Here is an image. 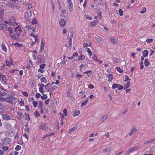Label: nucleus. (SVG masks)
I'll list each match as a JSON object with an SVG mask.
<instances>
[{
	"instance_id": "nucleus-18",
	"label": "nucleus",
	"mask_w": 155,
	"mask_h": 155,
	"mask_svg": "<svg viewBox=\"0 0 155 155\" xmlns=\"http://www.w3.org/2000/svg\"><path fill=\"white\" fill-rule=\"evenodd\" d=\"M73 37V32L72 31L70 33V36L69 38V45H71L72 41L71 40Z\"/></svg>"
},
{
	"instance_id": "nucleus-28",
	"label": "nucleus",
	"mask_w": 155,
	"mask_h": 155,
	"mask_svg": "<svg viewBox=\"0 0 155 155\" xmlns=\"http://www.w3.org/2000/svg\"><path fill=\"white\" fill-rule=\"evenodd\" d=\"M88 101L89 99L88 98H87L84 101L82 102L81 104V106H84L86 105L87 104V102H88Z\"/></svg>"
},
{
	"instance_id": "nucleus-45",
	"label": "nucleus",
	"mask_w": 155,
	"mask_h": 155,
	"mask_svg": "<svg viewBox=\"0 0 155 155\" xmlns=\"http://www.w3.org/2000/svg\"><path fill=\"white\" fill-rule=\"evenodd\" d=\"M116 69H117V71L121 73H122L123 71V70L122 69H121V68L119 67H117L116 68Z\"/></svg>"
},
{
	"instance_id": "nucleus-58",
	"label": "nucleus",
	"mask_w": 155,
	"mask_h": 155,
	"mask_svg": "<svg viewBox=\"0 0 155 155\" xmlns=\"http://www.w3.org/2000/svg\"><path fill=\"white\" fill-rule=\"evenodd\" d=\"M153 39L152 38L151 39H147L146 40V41L148 43H150L152 42L153 41Z\"/></svg>"
},
{
	"instance_id": "nucleus-31",
	"label": "nucleus",
	"mask_w": 155,
	"mask_h": 155,
	"mask_svg": "<svg viewBox=\"0 0 155 155\" xmlns=\"http://www.w3.org/2000/svg\"><path fill=\"white\" fill-rule=\"evenodd\" d=\"M40 81L41 83H44L46 84L47 83V80L46 78L45 77H42L40 79Z\"/></svg>"
},
{
	"instance_id": "nucleus-19",
	"label": "nucleus",
	"mask_w": 155,
	"mask_h": 155,
	"mask_svg": "<svg viewBox=\"0 0 155 155\" xmlns=\"http://www.w3.org/2000/svg\"><path fill=\"white\" fill-rule=\"evenodd\" d=\"M68 9L70 12H72L73 10V4L72 2L68 3Z\"/></svg>"
},
{
	"instance_id": "nucleus-20",
	"label": "nucleus",
	"mask_w": 155,
	"mask_h": 155,
	"mask_svg": "<svg viewBox=\"0 0 155 155\" xmlns=\"http://www.w3.org/2000/svg\"><path fill=\"white\" fill-rule=\"evenodd\" d=\"M65 21L63 19H61L59 21V25L61 26L62 27L65 25Z\"/></svg>"
},
{
	"instance_id": "nucleus-6",
	"label": "nucleus",
	"mask_w": 155,
	"mask_h": 155,
	"mask_svg": "<svg viewBox=\"0 0 155 155\" xmlns=\"http://www.w3.org/2000/svg\"><path fill=\"white\" fill-rule=\"evenodd\" d=\"M40 128L43 131H45L48 129V127L46 126V124L44 123L41 124Z\"/></svg>"
},
{
	"instance_id": "nucleus-13",
	"label": "nucleus",
	"mask_w": 155,
	"mask_h": 155,
	"mask_svg": "<svg viewBox=\"0 0 155 155\" xmlns=\"http://www.w3.org/2000/svg\"><path fill=\"white\" fill-rule=\"evenodd\" d=\"M5 79V76H2L0 74V80L4 84L6 83Z\"/></svg>"
},
{
	"instance_id": "nucleus-51",
	"label": "nucleus",
	"mask_w": 155,
	"mask_h": 155,
	"mask_svg": "<svg viewBox=\"0 0 155 155\" xmlns=\"http://www.w3.org/2000/svg\"><path fill=\"white\" fill-rule=\"evenodd\" d=\"M119 14L120 16H122L123 15V11L120 8H119Z\"/></svg>"
},
{
	"instance_id": "nucleus-26",
	"label": "nucleus",
	"mask_w": 155,
	"mask_h": 155,
	"mask_svg": "<svg viewBox=\"0 0 155 155\" xmlns=\"http://www.w3.org/2000/svg\"><path fill=\"white\" fill-rule=\"evenodd\" d=\"M142 54L144 57H147L148 54V52L147 50H144L142 51Z\"/></svg>"
},
{
	"instance_id": "nucleus-64",
	"label": "nucleus",
	"mask_w": 155,
	"mask_h": 155,
	"mask_svg": "<svg viewBox=\"0 0 155 155\" xmlns=\"http://www.w3.org/2000/svg\"><path fill=\"white\" fill-rule=\"evenodd\" d=\"M88 87L91 89H93L94 87V85L91 84H89L88 85Z\"/></svg>"
},
{
	"instance_id": "nucleus-50",
	"label": "nucleus",
	"mask_w": 155,
	"mask_h": 155,
	"mask_svg": "<svg viewBox=\"0 0 155 155\" xmlns=\"http://www.w3.org/2000/svg\"><path fill=\"white\" fill-rule=\"evenodd\" d=\"M70 96H71V97H72V96H73V95H72V94L70 93V91L68 90V91H67V97H70Z\"/></svg>"
},
{
	"instance_id": "nucleus-3",
	"label": "nucleus",
	"mask_w": 155,
	"mask_h": 155,
	"mask_svg": "<svg viewBox=\"0 0 155 155\" xmlns=\"http://www.w3.org/2000/svg\"><path fill=\"white\" fill-rule=\"evenodd\" d=\"M10 25L16 26L18 25V23L16 22V19L14 17H12L9 19Z\"/></svg>"
},
{
	"instance_id": "nucleus-23",
	"label": "nucleus",
	"mask_w": 155,
	"mask_h": 155,
	"mask_svg": "<svg viewBox=\"0 0 155 155\" xmlns=\"http://www.w3.org/2000/svg\"><path fill=\"white\" fill-rule=\"evenodd\" d=\"M80 111L79 110H75L73 112V116L74 117H75L78 115L80 114Z\"/></svg>"
},
{
	"instance_id": "nucleus-2",
	"label": "nucleus",
	"mask_w": 155,
	"mask_h": 155,
	"mask_svg": "<svg viewBox=\"0 0 155 155\" xmlns=\"http://www.w3.org/2000/svg\"><path fill=\"white\" fill-rule=\"evenodd\" d=\"M37 64L40 63H45L46 60L45 57L42 55H38L37 56Z\"/></svg>"
},
{
	"instance_id": "nucleus-36",
	"label": "nucleus",
	"mask_w": 155,
	"mask_h": 155,
	"mask_svg": "<svg viewBox=\"0 0 155 155\" xmlns=\"http://www.w3.org/2000/svg\"><path fill=\"white\" fill-rule=\"evenodd\" d=\"M111 149L110 147H107L104 149L103 150V152L104 153H105L107 152H109L110 151Z\"/></svg>"
},
{
	"instance_id": "nucleus-48",
	"label": "nucleus",
	"mask_w": 155,
	"mask_h": 155,
	"mask_svg": "<svg viewBox=\"0 0 155 155\" xmlns=\"http://www.w3.org/2000/svg\"><path fill=\"white\" fill-rule=\"evenodd\" d=\"M119 84H113L112 86V88L113 89H115V88L117 87L118 86H119Z\"/></svg>"
},
{
	"instance_id": "nucleus-53",
	"label": "nucleus",
	"mask_w": 155,
	"mask_h": 155,
	"mask_svg": "<svg viewBox=\"0 0 155 155\" xmlns=\"http://www.w3.org/2000/svg\"><path fill=\"white\" fill-rule=\"evenodd\" d=\"M85 18L86 19L92 20V18L89 15H85Z\"/></svg>"
},
{
	"instance_id": "nucleus-7",
	"label": "nucleus",
	"mask_w": 155,
	"mask_h": 155,
	"mask_svg": "<svg viewBox=\"0 0 155 155\" xmlns=\"http://www.w3.org/2000/svg\"><path fill=\"white\" fill-rule=\"evenodd\" d=\"M2 118L6 120H13V119L11 118L10 116L6 114H4L2 115Z\"/></svg>"
},
{
	"instance_id": "nucleus-27",
	"label": "nucleus",
	"mask_w": 155,
	"mask_h": 155,
	"mask_svg": "<svg viewBox=\"0 0 155 155\" xmlns=\"http://www.w3.org/2000/svg\"><path fill=\"white\" fill-rule=\"evenodd\" d=\"M11 141L10 139L9 138H7L5 139L4 141V144H8Z\"/></svg>"
},
{
	"instance_id": "nucleus-29",
	"label": "nucleus",
	"mask_w": 155,
	"mask_h": 155,
	"mask_svg": "<svg viewBox=\"0 0 155 155\" xmlns=\"http://www.w3.org/2000/svg\"><path fill=\"white\" fill-rule=\"evenodd\" d=\"M144 63L145 66L146 67L149 66L150 64L147 59H146L144 60Z\"/></svg>"
},
{
	"instance_id": "nucleus-37",
	"label": "nucleus",
	"mask_w": 155,
	"mask_h": 155,
	"mask_svg": "<svg viewBox=\"0 0 155 155\" xmlns=\"http://www.w3.org/2000/svg\"><path fill=\"white\" fill-rule=\"evenodd\" d=\"M92 59L93 60L95 61H97L98 59L97 58V56L95 54H93V56L92 57Z\"/></svg>"
},
{
	"instance_id": "nucleus-14",
	"label": "nucleus",
	"mask_w": 155,
	"mask_h": 155,
	"mask_svg": "<svg viewBox=\"0 0 155 155\" xmlns=\"http://www.w3.org/2000/svg\"><path fill=\"white\" fill-rule=\"evenodd\" d=\"M96 40L101 44L103 43V40L102 38H101L100 36H97L95 37Z\"/></svg>"
},
{
	"instance_id": "nucleus-61",
	"label": "nucleus",
	"mask_w": 155,
	"mask_h": 155,
	"mask_svg": "<svg viewBox=\"0 0 155 155\" xmlns=\"http://www.w3.org/2000/svg\"><path fill=\"white\" fill-rule=\"evenodd\" d=\"M5 63L6 64V65L7 66L9 67L11 65L10 62L8 61H6Z\"/></svg>"
},
{
	"instance_id": "nucleus-42",
	"label": "nucleus",
	"mask_w": 155,
	"mask_h": 155,
	"mask_svg": "<svg viewBox=\"0 0 155 155\" xmlns=\"http://www.w3.org/2000/svg\"><path fill=\"white\" fill-rule=\"evenodd\" d=\"M77 127L76 126H74L73 128L69 130V133H70L72 131H74L77 128Z\"/></svg>"
},
{
	"instance_id": "nucleus-34",
	"label": "nucleus",
	"mask_w": 155,
	"mask_h": 155,
	"mask_svg": "<svg viewBox=\"0 0 155 155\" xmlns=\"http://www.w3.org/2000/svg\"><path fill=\"white\" fill-rule=\"evenodd\" d=\"M130 86V82L128 81L127 83H125L124 85V89L128 88Z\"/></svg>"
},
{
	"instance_id": "nucleus-56",
	"label": "nucleus",
	"mask_w": 155,
	"mask_h": 155,
	"mask_svg": "<svg viewBox=\"0 0 155 155\" xmlns=\"http://www.w3.org/2000/svg\"><path fill=\"white\" fill-rule=\"evenodd\" d=\"M130 80V79L129 78L127 75H125V79L124 80V81L126 82L128 80Z\"/></svg>"
},
{
	"instance_id": "nucleus-21",
	"label": "nucleus",
	"mask_w": 155,
	"mask_h": 155,
	"mask_svg": "<svg viewBox=\"0 0 155 155\" xmlns=\"http://www.w3.org/2000/svg\"><path fill=\"white\" fill-rule=\"evenodd\" d=\"M54 134H55L54 132H51L49 134H46L44 135L42 138L43 139H44L45 138L54 135Z\"/></svg>"
},
{
	"instance_id": "nucleus-47",
	"label": "nucleus",
	"mask_w": 155,
	"mask_h": 155,
	"mask_svg": "<svg viewBox=\"0 0 155 155\" xmlns=\"http://www.w3.org/2000/svg\"><path fill=\"white\" fill-rule=\"evenodd\" d=\"M92 71L91 70H88L87 71L84 72L83 73V74H86L88 75V77H89V74H92Z\"/></svg>"
},
{
	"instance_id": "nucleus-4",
	"label": "nucleus",
	"mask_w": 155,
	"mask_h": 155,
	"mask_svg": "<svg viewBox=\"0 0 155 155\" xmlns=\"http://www.w3.org/2000/svg\"><path fill=\"white\" fill-rule=\"evenodd\" d=\"M139 148L140 146L139 145H138L131 148L127 151L126 154H128L130 153L131 152L138 150L139 149Z\"/></svg>"
},
{
	"instance_id": "nucleus-57",
	"label": "nucleus",
	"mask_w": 155,
	"mask_h": 155,
	"mask_svg": "<svg viewBox=\"0 0 155 155\" xmlns=\"http://www.w3.org/2000/svg\"><path fill=\"white\" fill-rule=\"evenodd\" d=\"M45 66H46L45 64H41L40 65V67L41 69H43L45 68Z\"/></svg>"
},
{
	"instance_id": "nucleus-25",
	"label": "nucleus",
	"mask_w": 155,
	"mask_h": 155,
	"mask_svg": "<svg viewBox=\"0 0 155 155\" xmlns=\"http://www.w3.org/2000/svg\"><path fill=\"white\" fill-rule=\"evenodd\" d=\"M85 59V57L83 55H81L79 56L78 57V61H83Z\"/></svg>"
},
{
	"instance_id": "nucleus-11",
	"label": "nucleus",
	"mask_w": 155,
	"mask_h": 155,
	"mask_svg": "<svg viewBox=\"0 0 155 155\" xmlns=\"http://www.w3.org/2000/svg\"><path fill=\"white\" fill-rule=\"evenodd\" d=\"M6 25L4 24H0V30L2 29L3 31H5L7 29V26Z\"/></svg>"
},
{
	"instance_id": "nucleus-62",
	"label": "nucleus",
	"mask_w": 155,
	"mask_h": 155,
	"mask_svg": "<svg viewBox=\"0 0 155 155\" xmlns=\"http://www.w3.org/2000/svg\"><path fill=\"white\" fill-rule=\"evenodd\" d=\"M37 20L35 19V18L34 19L32 20V24H37Z\"/></svg>"
},
{
	"instance_id": "nucleus-5",
	"label": "nucleus",
	"mask_w": 155,
	"mask_h": 155,
	"mask_svg": "<svg viewBox=\"0 0 155 155\" xmlns=\"http://www.w3.org/2000/svg\"><path fill=\"white\" fill-rule=\"evenodd\" d=\"M16 32V33L14 34L13 35H9L13 39L17 40L19 39L20 34L19 33Z\"/></svg>"
},
{
	"instance_id": "nucleus-16",
	"label": "nucleus",
	"mask_w": 155,
	"mask_h": 155,
	"mask_svg": "<svg viewBox=\"0 0 155 155\" xmlns=\"http://www.w3.org/2000/svg\"><path fill=\"white\" fill-rule=\"evenodd\" d=\"M44 47H45V42L43 41V40H42L41 41V46H40V51H41L42 52L44 50Z\"/></svg>"
},
{
	"instance_id": "nucleus-33",
	"label": "nucleus",
	"mask_w": 155,
	"mask_h": 155,
	"mask_svg": "<svg viewBox=\"0 0 155 155\" xmlns=\"http://www.w3.org/2000/svg\"><path fill=\"white\" fill-rule=\"evenodd\" d=\"M24 115L25 119L28 121H29L30 120V117L29 114L25 113Z\"/></svg>"
},
{
	"instance_id": "nucleus-9",
	"label": "nucleus",
	"mask_w": 155,
	"mask_h": 155,
	"mask_svg": "<svg viewBox=\"0 0 155 155\" xmlns=\"http://www.w3.org/2000/svg\"><path fill=\"white\" fill-rule=\"evenodd\" d=\"M38 86L39 87V92L43 94L44 92L43 88L45 86L43 84H38Z\"/></svg>"
},
{
	"instance_id": "nucleus-32",
	"label": "nucleus",
	"mask_w": 155,
	"mask_h": 155,
	"mask_svg": "<svg viewBox=\"0 0 155 155\" xmlns=\"http://www.w3.org/2000/svg\"><path fill=\"white\" fill-rule=\"evenodd\" d=\"M86 51L88 53L89 55L91 56L92 55V52L91 51L90 49L89 48H87L85 49Z\"/></svg>"
},
{
	"instance_id": "nucleus-1",
	"label": "nucleus",
	"mask_w": 155,
	"mask_h": 155,
	"mask_svg": "<svg viewBox=\"0 0 155 155\" xmlns=\"http://www.w3.org/2000/svg\"><path fill=\"white\" fill-rule=\"evenodd\" d=\"M17 98L13 96H9L8 97H5V101L8 103L12 104L13 100L16 101Z\"/></svg>"
},
{
	"instance_id": "nucleus-10",
	"label": "nucleus",
	"mask_w": 155,
	"mask_h": 155,
	"mask_svg": "<svg viewBox=\"0 0 155 155\" xmlns=\"http://www.w3.org/2000/svg\"><path fill=\"white\" fill-rule=\"evenodd\" d=\"M63 113L64 114H62V113H60V115L61 116V114L62 116H61V119L63 120V118L65 117V116H67V110L66 108H64V110H63Z\"/></svg>"
},
{
	"instance_id": "nucleus-39",
	"label": "nucleus",
	"mask_w": 155,
	"mask_h": 155,
	"mask_svg": "<svg viewBox=\"0 0 155 155\" xmlns=\"http://www.w3.org/2000/svg\"><path fill=\"white\" fill-rule=\"evenodd\" d=\"M108 115L107 114L104 115L102 118L101 119L102 121H104L106 120L107 118Z\"/></svg>"
},
{
	"instance_id": "nucleus-38",
	"label": "nucleus",
	"mask_w": 155,
	"mask_h": 155,
	"mask_svg": "<svg viewBox=\"0 0 155 155\" xmlns=\"http://www.w3.org/2000/svg\"><path fill=\"white\" fill-rule=\"evenodd\" d=\"M110 40L111 41L112 43L113 44H116L117 42L116 39L114 38H110Z\"/></svg>"
},
{
	"instance_id": "nucleus-30",
	"label": "nucleus",
	"mask_w": 155,
	"mask_h": 155,
	"mask_svg": "<svg viewBox=\"0 0 155 155\" xmlns=\"http://www.w3.org/2000/svg\"><path fill=\"white\" fill-rule=\"evenodd\" d=\"M107 76L108 78V81L109 82L111 81L113 78V74H109L107 75Z\"/></svg>"
},
{
	"instance_id": "nucleus-24",
	"label": "nucleus",
	"mask_w": 155,
	"mask_h": 155,
	"mask_svg": "<svg viewBox=\"0 0 155 155\" xmlns=\"http://www.w3.org/2000/svg\"><path fill=\"white\" fill-rule=\"evenodd\" d=\"M137 129L136 127H134L133 129H132L130 132L129 133V134L130 136H131L134 132L137 131Z\"/></svg>"
},
{
	"instance_id": "nucleus-44",
	"label": "nucleus",
	"mask_w": 155,
	"mask_h": 155,
	"mask_svg": "<svg viewBox=\"0 0 155 155\" xmlns=\"http://www.w3.org/2000/svg\"><path fill=\"white\" fill-rule=\"evenodd\" d=\"M38 104V102L37 101H33L32 102V104L34 108H36L37 107V106Z\"/></svg>"
},
{
	"instance_id": "nucleus-59",
	"label": "nucleus",
	"mask_w": 155,
	"mask_h": 155,
	"mask_svg": "<svg viewBox=\"0 0 155 155\" xmlns=\"http://www.w3.org/2000/svg\"><path fill=\"white\" fill-rule=\"evenodd\" d=\"M8 5L10 7H14V4H13L12 3H8Z\"/></svg>"
},
{
	"instance_id": "nucleus-22",
	"label": "nucleus",
	"mask_w": 155,
	"mask_h": 155,
	"mask_svg": "<svg viewBox=\"0 0 155 155\" xmlns=\"http://www.w3.org/2000/svg\"><path fill=\"white\" fill-rule=\"evenodd\" d=\"M98 21L94 20L91 22L90 25V26L91 27L96 25L98 23Z\"/></svg>"
},
{
	"instance_id": "nucleus-49",
	"label": "nucleus",
	"mask_w": 155,
	"mask_h": 155,
	"mask_svg": "<svg viewBox=\"0 0 155 155\" xmlns=\"http://www.w3.org/2000/svg\"><path fill=\"white\" fill-rule=\"evenodd\" d=\"M21 146L20 145H18L15 148V150L16 151H18L21 149Z\"/></svg>"
},
{
	"instance_id": "nucleus-12",
	"label": "nucleus",
	"mask_w": 155,
	"mask_h": 155,
	"mask_svg": "<svg viewBox=\"0 0 155 155\" xmlns=\"http://www.w3.org/2000/svg\"><path fill=\"white\" fill-rule=\"evenodd\" d=\"M17 114L18 115V119L19 120H21L23 117V113L20 111L17 112Z\"/></svg>"
},
{
	"instance_id": "nucleus-52",
	"label": "nucleus",
	"mask_w": 155,
	"mask_h": 155,
	"mask_svg": "<svg viewBox=\"0 0 155 155\" xmlns=\"http://www.w3.org/2000/svg\"><path fill=\"white\" fill-rule=\"evenodd\" d=\"M41 98L43 100H45L47 98V96L46 94H44L41 97Z\"/></svg>"
},
{
	"instance_id": "nucleus-17",
	"label": "nucleus",
	"mask_w": 155,
	"mask_h": 155,
	"mask_svg": "<svg viewBox=\"0 0 155 155\" xmlns=\"http://www.w3.org/2000/svg\"><path fill=\"white\" fill-rule=\"evenodd\" d=\"M1 47L2 49L4 51L7 52V48L4 42L3 41L2 42Z\"/></svg>"
},
{
	"instance_id": "nucleus-55",
	"label": "nucleus",
	"mask_w": 155,
	"mask_h": 155,
	"mask_svg": "<svg viewBox=\"0 0 155 155\" xmlns=\"http://www.w3.org/2000/svg\"><path fill=\"white\" fill-rule=\"evenodd\" d=\"M34 100V98L33 97H31L28 99V101L29 103H31V101L33 102Z\"/></svg>"
},
{
	"instance_id": "nucleus-41",
	"label": "nucleus",
	"mask_w": 155,
	"mask_h": 155,
	"mask_svg": "<svg viewBox=\"0 0 155 155\" xmlns=\"http://www.w3.org/2000/svg\"><path fill=\"white\" fill-rule=\"evenodd\" d=\"M18 31H19L20 32H22V31L21 29L19 27L16 28L15 29V32H17Z\"/></svg>"
},
{
	"instance_id": "nucleus-15",
	"label": "nucleus",
	"mask_w": 155,
	"mask_h": 155,
	"mask_svg": "<svg viewBox=\"0 0 155 155\" xmlns=\"http://www.w3.org/2000/svg\"><path fill=\"white\" fill-rule=\"evenodd\" d=\"M35 32H32L30 34V35L31 36L33 37L35 40V41H38V36L37 35H35Z\"/></svg>"
},
{
	"instance_id": "nucleus-8",
	"label": "nucleus",
	"mask_w": 155,
	"mask_h": 155,
	"mask_svg": "<svg viewBox=\"0 0 155 155\" xmlns=\"http://www.w3.org/2000/svg\"><path fill=\"white\" fill-rule=\"evenodd\" d=\"M28 32L30 34L32 32H35V28L31 25H28Z\"/></svg>"
},
{
	"instance_id": "nucleus-35",
	"label": "nucleus",
	"mask_w": 155,
	"mask_h": 155,
	"mask_svg": "<svg viewBox=\"0 0 155 155\" xmlns=\"http://www.w3.org/2000/svg\"><path fill=\"white\" fill-rule=\"evenodd\" d=\"M7 30L9 31V33H13V29L11 27H8L7 28Z\"/></svg>"
},
{
	"instance_id": "nucleus-46",
	"label": "nucleus",
	"mask_w": 155,
	"mask_h": 155,
	"mask_svg": "<svg viewBox=\"0 0 155 155\" xmlns=\"http://www.w3.org/2000/svg\"><path fill=\"white\" fill-rule=\"evenodd\" d=\"M155 140V138L148 140L144 143V144H147L151 143Z\"/></svg>"
},
{
	"instance_id": "nucleus-43",
	"label": "nucleus",
	"mask_w": 155,
	"mask_h": 155,
	"mask_svg": "<svg viewBox=\"0 0 155 155\" xmlns=\"http://www.w3.org/2000/svg\"><path fill=\"white\" fill-rule=\"evenodd\" d=\"M14 45L17 47H22L23 46V45L21 44H20L18 43H15L14 44Z\"/></svg>"
},
{
	"instance_id": "nucleus-63",
	"label": "nucleus",
	"mask_w": 155,
	"mask_h": 155,
	"mask_svg": "<svg viewBox=\"0 0 155 155\" xmlns=\"http://www.w3.org/2000/svg\"><path fill=\"white\" fill-rule=\"evenodd\" d=\"M34 115L36 117H39L40 114L38 111H36L34 113Z\"/></svg>"
},
{
	"instance_id": "nucleus-54",
	"label": "nucleus",
	"mask_w": 155,
	"mask_h": 155,
	"mask_svg": "<svg viewBox=\"0 0 155 155\" xmlns=\"http://www.w3.org/2000/svg\"><path fill=\"white\" fill-rule=\"evenodd\" d=\"M146 11V8L145 7H143L142 8V11L140 12V13L141 14H143Z\"/></svg>"
},
{
	"instance_id": "nucleus-40",
	"label": "nucleus",
	"mask_w": 155,
	"mask_h": 155,
	"mask_svg": "<svg viewBox=\"0 0 155 155\" xmlns=\"http://www.w3.org/2000/svg\"><path fill=\"white\" fill-rule=\"evenodd\" d=\"M19 104L21 106H23L24 105V100L23 99H21V100L18 101Z\"/></svg>"
},
{
	"instance_id": "nucleus-60",
	"label": "nucleus",
	"mask_w": 155,
	"mask_h": 155,
	"mask_svg": "<svg viewBox=\"0 0 155 155\" xmlns=\"http://www.w3.org/2000/svg\"><path fill=\"white\" fill-rule=\"evenodd\" d=\"M23 95L25 96V97H28V94L27 93V92L26 91H24V92H22Z\"/></svg>"
}]
</instances>
